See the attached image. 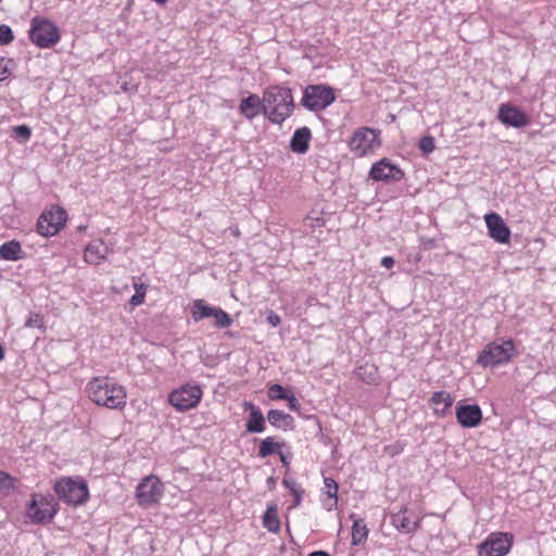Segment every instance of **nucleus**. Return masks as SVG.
<instances>
[{
    "instance_id": "nucleus-1",
    "label": "nucleus",
    "mask_w": 556,
    "mask_h": 556,
    "mask_svg": "<svg viewBox=\"0 0 556 556\" xmlns=\"http://www.w3.org/2000/svg\"><path fill=\"white\" fill-rule=\"evenodd\" d=\"M263 115L273 124H282L294 109L292 91L288 87L273 85L263 92Z\"/></svg>"
},
{
    "instance_id": "nucleus-2",
    "label": "nucleus",
    "mask_w": 556,
    "mask_h": 556,
    "mask_svg": "<svg viewBox=\"0 0 556 556\" xmlns=\"http://www.w3.org/2000/svg\"><path fill=\"white\" fill-rule=\"evenodd\" d=\"M86 390L89 399L99 406L110 409H123L127 394L123 386L106 377H97L88 382Z\"/></svg>"
},
{
    "instance_id": "nucleus-3",
    "label": "nucleus",
    "mask_w": 556,
    "mask_h": 556,
    "mask_svg": "<svg viewBox=\"0 0 556 556\" xmlns=\"http://www.w3.org/2000/svg\"><path fill=\"white\" fill-rule=\"evenodd\" d=\"M58 510L59 504L52 495L35 493L27 504L26 516L35 525H45L54 518Z\"/></svg>"
},
{
    "instance_id": "nucleus-4",
    "label": "nucleus",
    "mask_w": 556,
    "mask_h": 556,
    "mask_svg": "<svg viewBox=\"0 0 556 556\" xmlns=\"http://www.w3.org/2000/svg\"><path fill=\"white\" fill-rule=\"evenodd\" d=\"M54 492L61 501L72 506L83 505L89 498L88 485L84 480L62 478L55 482Z\"/></svg>"
},
{
    "instance_id": "nucleus-5",
    "label": "nucleus",
    "mask_w": 556,
    "mask_h": 556,
    "mask_svg": "<svg viewBox=\"0 0 556 556\" xmlns=\"http://www.w3.org/2000/svg\"><path fill=\"white\" fill-rule=\"evenodd\" d=\"M515 353V344L511 340L502 343L491 342L484 346L477 357V364L483 368L496 367L508 363Z\"/></svg>"
},
{
    "instance_id": "nucleus-6",
    "label": "nucleus",
    "mask_w": 556,
    "mask_h": 556,
    "mask_svg": "<svg viewBox=\"0 0 556 556\" xmlns=\"http://www.w3.org/2000/svg\"><path fill=\"white\" fill-rule=\"evenodd\" d=\"M336 101L334 91L324 84L308 85L303 91L301 104L312 111L319 112Z\"/></svg>"
},
{
    "instance_id": "nucleus-7",
    "label": "nucleus",
    "mask_w": 556,
    "mask_h": 556,
    "mask_svg": "<svg viewBox=\"0 0 556 556\" xmlns=\"http://www.w3.org/2000/svg\"><path fill=\"white\" fill-rule=\"evenodd\" d=\"M349 148L356 156L374 153L381 144L380 132L370 127L356 129L349 139Z\"/></svg>"
},
{
    "instance_id": "nucleus-8",
    "label": "nucleus",
    "mask_w": 556,
    "mask_h": 556,
    "mask_svg": "<svg viewBox=\"0 0 556 556\" xmlns=\"http://www.w3.org/2000/svg\"><path fill=\"white\" fill-rule=\"evenodd\" d=\"M29 37L40 48H50L60 39L56 26L52 22L39 17L33 20Z\"/></svg>"
},
{
    "instance_id": "nucleus-9",
    "label": "nucleus",
    "mask_w": 556,
    "mask_h": 556,
    "mask_svg": "<svg viewBox=\"0 0 556 556\" xmlns=\"http://www.w3.org/2000/svg\"><path fill=\"white\" fill-rule=\"evenodd\" d=\"M66 219L67 213L64 208L52 206L39 216L37 231L43 237L55 236L65 226Z\"/></svg>"
},
{
    "instance_id": "nucleus-10",
    "label": "nucleus",
    "mask_w": 556,
    "mask_h": 556,
    "mask_svg": "<svg viewBox=\"0 0 556 556\" xmlns=\"http://www.w3.org/2000/svg\"><path fill=\"white\" fill-rule=\"evenodd\" d=\"M202 395V389L198 384H185L169 393L168 402L177 410L186 412L195 407L200 403Z\"/></svg>"
},
{
    "instance_id": "nucleus-11",
    "label": "nucleus",
    "mask_w": 556,
    "mask_h": 556,
    "mask_svg": "<svg viewBox=\"0 0 556 556\" xmlns=\"http://www.w3.org/2000/svg\"><path fill=\"white\" fill-rule=\"evenodd\" d=\"M513 545V534L507 532L491 533L478 546L479 556H506Z\"/></svg>"
},
{
    "instance_id": "nucleus-12",
    "label": "nucleus",
    "mask_w": 556,
    "mask_h": 556,
    "mask_svg": "<svg viewBox=\"0 0 556 556\" xmlns=\"http://www.w3.org/2000/svg\"><path fill=\"white\" fill-rule=\"evenodd\" d=\"M163 494V484L155 476H149L141 480L136 490V496L140 506H150L157 503Z\"/></svg>"
},
{
    "instance_id": "nucleus-13",
    "label": "nucleus",
    "mask_w": 556,
    "mask_h": 556,
    "mask_svg": "<svg viewBox=\"0 0 556 556\" xmlns=\"http://www.w3.org/2000/svg\"><path fill=\"white\" fill-rule=\"evenodd\" d=\"M369 177L376 181H400L404 177V172L399 166L391 164L388 159H382L372 164Z\"/></svg>"
},
{
    "instance_id": "nucleus-14",
    "label": "nucleus",
    "mask_w": 556,
    "mask_h": 556,
    "mask_svg": "<svg viewBox=\"0 0 556 556\" xmlns=\"http://www.w3.org/2000/svg\"><path fill=\"white\" fill-rule=\"evenodd\" d=\"M497 118L503 125L514 128H521L530 123L527 114L510 103L500 105Z\"/></svg>"
},
{
    "instance_id": "nucleus-15",
    "label": "nucleus",
    "mask_w": 556,
    "mask_h": 556,
    "mask_svg": "<svg viewBox=\"0 0 556 556\" xmlns=\"http://www.w3.org/2000/svg\"><path fill=\"white\" fill-rule=\"evenodd\" d=\"M489 236L496 242L505 244L510 240V229L503 218L494 212L484 216Z\"/></svg>"
},
{
    "instance_id": "nucleus-16",
    "label": "nucleus",
    "mask_w": 556,
    "mask_h": 556,
    "mask_svg": "<svg viewBox=\"0 0 556 556\" xmlns=\"http://www.w3.org/2000/svg\"><path fill=\"white\" fill-rule=\"evenodd\" d=\"M456 420L463 428H476L482 421V410L477 404H458Z\"/></svg>"
},
{
    "instance_id": "nucleus-17",
    "label": "nucleus",
    "mask_w": 556,
    "mask_h": 556,
    "mask_svg": "<svg viewBox=\"0 0 556 556\" xmlns=\"http://www.w3.org/2000/svg\"><path fill=\"white\" fill-rule=\"evenodd\" d=\"M263 97L255 93L249 94L247 98L241 99L239 104V112L247 119L252 121L258 114H263Z\"/></svg>"
},
{
    "instance_id": "nucleus-18",
    "label": "nucleus",
    "mask_w": 556,
    "mask_h": 556,
    "mask_svg": "<svg viewBox=\"0 0 556 556\" xmlns=\"http://www.w3.org/2000/svg\"><path fill=\"white\" fill-rule=\"evenodd\" d=\"M245 409L250 410L248 421L245 424V430L249 433H262L265 431V418L262 410L251 402H244Z\"/></svg>"
},
{
    "instance_id": "nucleus-19",
    "label": "nucleus",
    "mask_w": 556,
    "mask_h": 556,
    "mask_svg": "<svg viewBox=\"0 0 556 556\" xmlns=\"http://www.w3.org/2000/svg\"><path fill=\"white\" fill-rule=\"evenodd\" d=\"M109 248L103 240L91 241L84 251V258L88 264L98 265L106 258Z\"/></svg>"
},
{
    "instance_id": "nucleus-20",
    "label": "nucleus",
    "mask_w": 556,
    "mask_h": 556,
    "mask_svg": "<svg viewBox=\"0 0 556 556\" xmlns=\"http://www.w3.org/2000/svg\"><path fill=\"white\" fill-rule=\"evenodd\" d=\"M407 507L402 506L401 509L391 515V523L402 533H413L418 527V521H412L407 516Z\"/></svg>"
},
{
    "instance_id": "nucleus-21",
    "label": "nucleus",
    "mask_w": 556,
    "mask_h": 556,
    "mask_svg": "<svg viewBox=\"0 0 556 556\" xmlns=\"http://www.w3.org/2000/svg\"><path fill=\"white\" fill-rule=\"evenodd\" d=\"M312 139L311 129L306 126L298 128L290 140V149L294 153L304 154L309 148V141Z\"/></svg>"
},
{
    "instance_id": "nucleus-22",
    "label": "nucleus",
    "mask_w": 556,
    "mask_h": 556,
    "mask_svg": "<svg viewBox=\"0 0 556 556\" xmlns=\"http://www.w3.org/2000/svg\"><path fill=\"white\" fill-rule=\"evenodd\" d=\"M267 420L273 427L283 431L294 429V418L280 409H269L267 412Z\"/></svg>"
},
{
    "instance_id": "nucleus-23",
    "label": "nucleus",
    "mask_w": 556,
    "mask_h": 556,
    "mask_svg": "<svg viewBox=\"0 0 556 556\" xmlns=\"http://www.w3.org/2000/svg\"><path fill=\"white\" fill-rule=\"evenodd\" d=\"M453 401L451 393L446 391H437L430 399V403L433 405V412L438 416H445L452 407Z\"/></svg>"
},
{
    "instance_id": "nucleus-24",
    "label": "nucleus",
    "mask_w": 556,
    "mask_h": 556,
    "mask_svg": "<svg viewBox=\"0 0 556 556\" xmlns=\"http://www.w3.org/2000/svg\"><path fill=\"white\" fill-rule=\"evenodd\" d=\"M353 519L352 526V544L362 545L367 541L369 530L365 521L361 518H355V515L350 516Z\"/></svg>"
},
{
    "instance_id": "nucleus-25",
    "label": "nucleus",
    "mask_w": 556,
    "mask_h": 556,
    "mask_svg": "<svg viewBox=\"0 0 556 556\" xmlns=\"http://www.w3.org/2000/svg\"><path fill=\"white\" fill-rule=\"evenodd\" d=\"M21 243L16 240L4 242L0 247V258L4 261H18L23 258Z\"/></svg>"
},
{
    "instance_id": "nucleus-26",
    "label": "nucleus",
    "mask_w": 556,
    "mask_h": 556,
    "mask_svg": "<svg viewBox=\"0 0 556 556\" xmlns=\"http://www.w3.org/2000/svg\"><path fill=\"white\" fill-rule=\"evenodd\" d=\"M286 442H277L274 437L265 438L258 445V456L266 458L271 454H278Z\"/></svg>"
},
{
    "instance_id": "nucleus-27",
    "label": "nucleus",
    "mask_w": 556,
    "mask_h": 556,
    "mask_svg": "<svg viewBox=\"0 0 556 556\" xmlns=\"http://www.w3.org/2000/svg\"><path fill=\"white\" fill-rule=\"evenodd\" d=\"M263 527L269 532L277 533L280 530V521L278 519L277 507L267 506L263 516Z\"/></svg>"
},
{
    "instance_id": "nucleus-28",
    "label": "nucleus",
    "mask_w": 556,
    "mask_h": 556,
    "mask_svg": "<svg viewBox=\"0 0 556 556\" xmlns=\"http://www.w3.org/2000/svg\"><path fill=\"white\" fill-rule=\"evenodd\" d=\"M217 307L208 306L203 300H195L192 306V318L195 321L214 317Z\"/></svg>"
},
{
    "instance_id": "nucleus-29",
    "label": "nucleus",
    "mask_w": 556,
    "mask_h": 556,
    "mask_svg": "<svg viewBox=\"0 0 556 556\" xmlns=\"http://www.w3.org/2000/svg\"><path fill=\"white\" fill-rule=\"evenodd\" d=\"M135 294L130 298L129 303L132 306H139L144 302L147 286L144 283L134 282Z\"/></svg>"
},
{
    "instance_id": "nucleus-30",
    "label": "nucleus",
    "mask_w": 556,
    "mask_h": 556,
    "mask_svg": "<svg viewBox=\"0 0 556 556\" xmlns=\"http://www.w3.org/2000/svg\"><path fill=\"white\" fill-rule=\"evenodd\" d=\"M359 379L366 381L367 383H372L377 379V368L374 366H361L356 371Z\"/></svg>"
},
{
    "instance_id": "nucleus-31",
    "label": "nucleus",
    "mask_w": 556,
    "mask_h": 556,
    "mask_svg": "<svg viewBox=\"0 0 556 556\" xmlns=\"http://www.w3.org/2000/svg\"><path fill=\"white\" fill-rule=\"evenodd\" d=\"M289 392V389L282 387L281 384L274 383L269 386L267 396L271 401L283 400Z\"/></svg>"
},
{
    "instance_id": "nucleus-32",
    "label": "nucleus",
    "mask_w": 556,
    "mask_h": 556,
    "mask_svg": "<svg viewBox=\"0 0 556 556\" xmlns=\"http://www.w3.org/2000/svg\"><path fill=\"white\" fill-rule=\"evenodd\" d=\"M31 136V129L27 125L12 127V137L21 142H26Z\"/></svg>"
},
{
    "instance_id": "nucleus-33",
    "label": "nucleus",
    "mask_w": 556,
    "mask_h": 556,
    "mask_svg": "<svg viewBox=\"0 0 556 556\" xmlns=\"http://www.w3.org/2000/svg\"><path fill=\"white\" fill-rule=\"evenodd\" d=\"M14 489V479L7 472L0 470V495H7Z\"/></svg>"
},
{
    "instance_id": "nucleus-34",
    "label": "nucleus",
    "mask_w": 556,
    "mask_h": 556,
    "mask_svg": "<svg viewBox=\"0 0 556 556\" xmlns=\"http://www.w3.org/2000/svg\"><path fill=\"white\" fill-rule=\"evenodd\" d=\"M324 484L326 489V494L333 500V506L337 505L338 502V483L332 478H325Z\"/></svg>"
},
{
    "instance_id": "nucleus-35",
    "label": "nucleus",
    "mask_w": 556,
    "mask_h": 556,
    "mask_svg": "<svg viewBox=\"0 0 556 556\" xmlns=\"http://www.w3.org/2000/svg\"><path fill=\"white\" fill-rule=\"evenodd\" d=\"M213 318H215V325L219 328H227L232 324L230 316L220 307H217Z\"/></svg>"
},
{
    "instance_id": "nucleus-36",
    "label": "nucleus",
    "mask_w": 556,
    "mask_h": 556,
    "mask_svg": "<svg viewBox=\"0 0 556 556\" xmlns=\"http://www.w3.org/2000/svg\"><path fill=\"white\" fill-rule=\"evenodd\" d=\"M25 327L38 329L45 328L43 316L38 313H30L25 321Z\"/></svg>"
},
{
    "instance_id": "nucleus-37",
    "label": "nucleus",
    "mask_w": 556,
    "mask_h": 556,
    "mask_svg": "<svg viewBox=\"0 0 556 556\" xmlns=\"http://www.w3.org/2000/svg\"><path fill=\"white\" fill-rule=\"evenodd\" d=\"M418 147L425 154H429L435 149V140L432 136H425L419 140Z\"/></svg>"
},
{
    "instance_id": "nucleus-38",
    "label": "nucleus",
    "mask_w": 556,
    "mask_h": 556,
    "mask_svg": "<svg viewBox=\"0 0 556 556\" xmlns=\"http://www.w3.org/2000/svg\"><path fill=\"white\" fill-rule=\"evenodd\" d=\"M14 39L13 31L8 25H0V46H7Z\"/></svg>"
},
{
    "instance_id": "nucleus-39",
    "label": "nucleus",
    "mask_w": 556,
    "mask_h": 556,
    "mask_svg": "<svg viewBox=\"0 0 556 556\" xmlns=\"http://www.w3.org/2000/svg\"><path fill=\"white\" fill-rule=\"evenodd\" d=\"M288 402V407L292 412H299L301 409V404L296 396L290 391L286 397L283 399Z\"/></svg>"
},
{
    "instance_id": "nucleus-40",
    "label": "nucleus",
    "mask_w": 556,
    "mask_h": 556,
    "mask_svg": "<svg viewBox=\"0 0 556 556\" xmlns=\"http://www.w3.org/2000/svg\"><path fill=\"white\" fill-rule=\"evenodd\" d=\"M10 63H11V60L0 56V81L4 80L9 76Z\"/></svg>"
},
{
    "instance_id": "nucleus-41",
    "label": "nucleus",
    "mask_w": 556,
    "mask_h": 556,
    "mask_svg": "<svg viewBox=\"0 0 556 556\" xmlns=\"http://www.w3.org/2000/svg\"><path fill=\"white\" fill-rule=\"evenodd\" d=\"M282 483L291 492V494L299 493L302 490L300 484L293 479H283Z\"/></svg>"
},
{
    "instance_id": "nucleus-42",
    "label": "nucleus",
    "mask_w": 556,
    "mask_h": 556,
    "mask_svg": "<svg viewBox=\"0 0 556 556\" xmlns=\"http://www.w3.org/2000/svg\"><path fill=\"white\" fill-rule=\"evenodd\" d=\"M267 323L273 327H278L281 324V318L278 314L270 311L266 317Z\"/></svg>"
},
{
    "instance_id": "nucleus-43",
    "label": "nucleus",
    "mask_w": 556,
    "mask_h": 556,
    "mask_svg": "<svg viewBox=\"0 0 556 556\" xmlns=\"http://www.w3.org/2000/svg\"><path fill=\"white\" fill-rule=\"evenodd\" d=\"M278 455H279V458H280V462L282 463V465L286 468H289L290 463H291V458H292V453H290V452L283 453L282 451H280L278 453Z\"/></svg>"
},
{
    "instance_id": "nucleus-44",
    "label": "nucleus",
    "mask_w": 556,
    "mask_h": 556,
    "mask_svg": "<svg viewBox=\"0 0 556 556\" xmlns=\"http://www.w3.org/2000/svg\"><path fill=\"white\" fill-rule=\"evenodd\" d=\"M381 265L386 268H391L394 265V260L391 256H384L381 260Z\"/></svg>"
},
{
    "instance_id": "nucleus-45",
    "label": "nucleus",
    "mask_w": 556,
    "mask_h": 556,
    "mask_svg": "<svg viewBox=\"0 0 556 556\" xmlns=\"http://www.w3.org/2000/svg\"><path fill=\"white\" fill-rule=\"evenodd\" d=\"M303 490H301L299 493L292 494L294 496V505H299L302 500Z\"/></svg>"
},
{
    "instance_id": "nucleus-46",
    "label": "nucleus",
    "mask_w": 556,
    "mask_h": 556,
    "mask_svg": "<svg viewBox=\"0 0 556 556\" xmlns=\"http://www.w3.org/2000/svg\"><path fill=\"white\" fill-rule=\"evenodd\" d=\"M307 556H330V555L325 551H317V552L309 553Z\"/></svg>"
},
{
    "instance_id": "nucleus-47",
    "label": "nucleus",
    "mask_w": 556,
    "mask_h": 556,
    "mask_svg": "<svg viewBox=\"0 0 556 556\" xmlns=\"http://www.w3.org/2000/svg\"><path fill=\"white\" fill-rule=\"evenodd\" d=\"M4 358V350L2 348V345L0 344V361H2Z\"/></svg>"
},
{
    "instance_id": "nucleus-48",
    "label": "nucleus",
    "mask_w": 556,
    "mask_h": 556,
    "mask_svg": "<svg viewBox=\"0 0 556 556\" xmlns=\"http://www.w3.org/2000/svg\"><path fill=\"white\" fill-rule=\"evenodd\" d=\"M153 1L159 3V4H164L167 0H153Z\"/></svg>"
}]
</instances>
